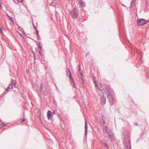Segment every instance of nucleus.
I'll return each mask as SVG.
<instances>
[{
    "instance_id": "obj_1",
    "label": "nucleus",
    "mask_w": 149,
    "mask_h": 149,
    "mask_svg": "<svg viewBox=\"0 0 149 149\" xmlns=\"http://www.w3.org/2000/svg\"><path fill=\"white\" fill-rule=\"evenodd\" d=\"M103 86V89L100 90L103 94L106 93L110 105L112 106L115 104L116 102V101L113 100L112 95L114 93L113 90L107 82L104 84Z\"/></svg>"
},
{
    "instance_id": "obj_2",
    "label": "nucleus",
    "mask_w": 149,
    "mask_h": 149,
    "mask_svg": "<svg viewBox=\"0 0 149 149\" xmlns=\"http://www.w3.org/2000/svg\"><path fill=\"white\" fill-rule=\"evenodd\" d=\"M148 20L144 19H138L136 21V24L138 26H140L147 23Z\"/></svg>"
},
{
    "instance_id": "obj_3",
    "label": "nucleus",
    "mask_w": 149,
    "mask_h": 149,
    "mask_svg": "<svg viewBox=\"0 0 149 149\" xmlns=\"http://www.w3.org/2000/svg\"><path fill=\"white\" fill-rule=\"evenodd\" d=\"M127 137L128 138V141H124L123 142L124 144L125 147V149H131L130 141L129 139L128 136H127Z\"/></svg>"
},
{
    "instance_id": "obj_4",
    "label": "nucleus",
    "mask_w": 149,
    "mask_h": 149,
    "mask_svg": "<svg viewBox=\"0 0 149 149\" xmlns=\"http://www.w3.org/2000/svg\"><path fill=\"white\" fill-rule=\"evenodd\" d=\"M67 75V76L69 75V77L70 78V80L72 81V82L73 85L74 86V87L75 88H76V87L75 86V83L73 79L72 78V76L71 75V74L70 70L69 68H68L67 70H66Z\"/></svg>"
},
{
    "instance_id": "obj_5",
    "label": "nucleus",
    "mask_w": 149,
    "mask_h": 149,
    "mask_svg": "<svg viewBox=\"0 0 149 149\" xmlns=\"http://www.w3.org/2000/svg\"><path fill=\"white\" fill-rule=\"evenodd\" d=\"M72 17L73 18H76L78 15V13L76 8H74L72 11Z\"/></svg>"
},
{
    "instance_id": "obj_6",
    "label": "nucleus",
    "mask_w": 149,
    "mask_h": 149,
    "mask_svg": "<svg viewBox=\"0 0 149 149\" xmlns=\"http://www.w3.org/2000/svg\"><path fill=\"white\" fill-rule=\"evenodd\" d=\"M106 117L104 116H102L101 118L99 119V122L101 126H104L105 124H106L105 120H106Z\"/></svg>"
},
{
    "instance_id": "obj_7",
    "label": "nucleus",
    "mask_w": 149,
    "mask_h": 149,
    "mask_svg": "<svg viewBox=\"0 0 149 149\" xmlns=\"http://www.w3.org/2000/svg\"><path fill=\"white\" fill-rule=\"evenodd\" d=\"M39 90L41 93H44L46 91L47 89L45 85L41 84Z\"/></svg>"
},
{
    "instance_id": "obj_8",
    "label": "nucleus",
    "mask_w": 149,
    "mask_h": 149,
    "mask_svg": "<svg viewBox=\"0 0 149 149\" xmlns=\"http://www.w3.org/2000/svg\"><path fill=\"white\" fill-rule=\"evenodd\" d=\"M102 129L103 130L104 132L106 133L107 134H109V133L111 131L109 129L107 126H101Z\"/></svg>"
},
{
    "instance_id": "obj_9",
    "label": "nucleus",
    "mask_w": 149,
    "mask_h": 149,
    "mask_svg": "<svg viewBox=\"0 0 149 149\" xmlns=\"http://www.w3.org/2000/svg\"><path fill=\"white\" fill-rule=\"evenodd\" d=\"M106 102V98L104 95L101 96L100 97V104L102 105H104Z\"/></svg>"
},
{
    "instance_id": "obj_10",
    "label": "nucleus",
    "mask_w": 149,
    "mask_h": 149,
    "mask_svg": "<svg viewBox=\"0 0 149 149\" xmlns=\"http://www.w3.org/2000/svg\"><path fill=\"white\" fill-rule=\"evenodd\" d=\"M109 134V139L112 141H113L115 140V136L113 135V133H111L110 132L109 133V134Z\"/></svg>"
},
{
    "instance_id": "obj_11",
    "label": "nucleus",
    "mask_w": 149,
    "mask_h": 149,
    "mask_svg": "<svg viewBox=\"0 0 149 149\" xmlns=\"http://www.w3.org/2000/svg\"><path fill=\"white\" fill-rule=\"evenodd\" d=\"M101 142L104 147H106L108 145V141L104 139H103L102 140Z\"/></svg>"
},
{
    "instance_id": "obj_12",
    "label": "nucleus",
    "mask_w": 149,
    "mask_h": 149,
    "mask_svg": "<svg viewBox=\"0 0 149 149\" xmlns=\"http://www.w3.org/2000/svg\"><path fill=\"white\" fill-rule=\"evenodd\" d=\"M52 112L50 110H48L47 112V116L48 119L51 120L52 118Z\"/></svg>"
},
{
    "instance_id": "obj_13",
    "label": "nucleus",
    "mask_w": 149,
    "mask_h": 149,
    "mask_svg": "<svg viewBox=\"0 0 149 149\" xmlns=\"http://www.w3.org/2000/svg\"><path fill=\"white\" fill-rule=\"evenodd\" d=\"M79 3L80 5L79 6V8H80L82 9L83 10V8L85 6V3L84 2V1H81Z\"/></svg>"
},
{
    "instance_id": "obj_14",
    "label": "nucleus",
    "mask_w": 149,
    "mask_h": 149,
    "mask_svg": "<svg viewBox=\"0 0 149 149\" xmlns=\"http://www.w3.org/2000/svg\"><path fill=\"white\" fill-rule=\"evenodd\" d=\"M87 122L86 120L85 121V132L84 134L85 136H86L87 134Z\"/></svg>"
},
{
    "instance_id": "obj_15",
    "label": "nucleus",
    "mask_w": 149,
    "mask_h": 149,
    "mask_svg": "<svg viewBox=\"0 0 149 149\" xmlns=\"http://www.w3.org/2000/svg\"><path fill=\"white\" fill-rule=\"evenodd\" d=\"M80 73L81 74V76L79 77V79L80 80V83L82 85H84V79L82 77V74L81 72H80Z\"/></svg>"
},
{
    "instance_id": "obj_16",
    "label": "nucleus",
    "mask_w": 149,
    "mask_h": 149,
    "mask_svg": "<svg viewBox=\"0 0 149 149\" xmlns=\"http://www.w3.org/2000/svg\"><path fill=\"white\" fill-rule=\"evenodd\" d=\"M31 53L33 54V56L34 61V63H36V56L35 55V53L34 52V51L33 50H31Z\"/></svg>"
},
{
    "instance_id": "obj_17",
    "label": "nucleus",
    "mask_w": 149,
    "mask_h": 149,
    "mask_svg": "<svg viewBox=\"0 0 149 149\" xmlns=\"http://www.w3.org/2000/svg\"><path fill=\"white\" fill-rule=\"evenodd\" d=\"M13 88V86L11 84H10L7 87V88L6 89V91H8Z\"/></svg>"
},
{
    "instance_id": "obj_18",
    "label": "nucleus",
    "mask_w": 149,
    "mask_h": 149,
    "mask_svg": "<svg viewBox=\"0 0 149 149\" xmlns=\"http://www.w3.org/2000/svg\"><path fill=\"white\" fill-rule=\"evenodd\" d=\"M135 5V1L134 0H132L131 2L130 8L133 7Z\"/></svg>"
},
{
    "instance_id": "obj_19",
    "label": "nucleus",
    "mask_w": 149,
    "mask_h": 149,
    "mask_svg": "<svg viewBox=\"0 0 149 149\" xmlns=\"http://www.w3.org/2000/svg\"><path fill=\"white\" fill-rule=\"evenodd\" d=\"M16 81L15 80H12V84L13 86V87H15L16 86Z\"/></svg>"
},
{
    "instance_id": "obj_20",
    "label": "nucleus",
    "mask_w": 149,
    "mask_h": 149,
    "mask_svg": "<svg viewBox=\"0 0 149 149\" xmlns=\"http://www.w3.org/2000/svg\"><path fill=\"white\" fill-rule=\"evenodd\" d=\"M39 54L40 56H42L43 54V51L41 49H39Z\"/></svg>"
},
{
    "instance_id": "obj_21",
    "label": "nucleus",
    "mask_w": 149,
    "mask_h": 149,
    "mask_svg": "<svg viewBox=\"0 0 149 149\" xmlns=\"http://www.w3.org/2000/svg\"><path fill=\"white\" fill-rule=\"evenodd\" d=\"M41 43L40 42H38V49H39H39L41 50V49H42V47L41 46Z\"/></svg>"
},
{
    "instance_id": "obj_22",
    "label": "nucleus",
    "mask_w": 149,
    "mask_h": 149,
    "mask_svg": "<svg viewBox=\"0 0 149 149\" xmlns=\"http://www.w3.org/2000/svg\"><path fill=\"white\" fill-rule=\"evenodd\" d=\"M25 120H26V119L25 118H23V119L21 118L19 120V121H20L21 123H22L25 121Z\"/></svg>"
},
{
    "instance_id": "obj_23",
    "label": "nucleus",
    "mask_w": 149,
    "mask_h": 149,
    "mask_svg": "<svg viewBox=\"0 0 149 149\" xmlns=\"http://www.w3.org/2000/svg\"><path fill=\"white\" fill-rule=\"evenodd\" d=\"M78 70L80 72V70H81L80 65V64H79L78 65Z\"/></svg>"
},
{
    "instance_id": "obj_24",
    "label": "nucleus",
    "mask_w": 149,
    "mask_h": 149,
    "mask_svg": "<svg viewBox=\"0 0 149 149\" xmlns=\"http://www.w3.org/2000/svg\"><path fill=\"white\" fill-rule=\"evenodd\" d=\"M33 26L34 28V29H35V31L38 30L37 28L35 26L33 23Z\"/></svg>"
},
{
    "instance_id": "obj_25",
    "label": "nucleus",
    "mask_w": 149,
    "mask_h": 149,
    "mask_svg": "<svg viewBox=\"0 0 149 149\" xmlns=\"http://www.w3.org/2000/svg\"><path fill=\"white\" fill-rule=\"evenodd\" d=\"M109 145H108L107 146L104 147V149H110V148L109 147Z\"/></svg>"
},
{
    "instance_id": "obj_26",
    "label": "nucleus",
    "mask_w": 149,
    "mask_h": 149,
    "mask_svg": "<svg viewBox=\"0 0 149 149\" xmlns=\"http://www.w3.org/2000/svg\"><path fill=\"white\" fill-rule=\"evenodd\" d=\"M93 82H94V84H96L97 82H96V81L95 80V79L94 77H93Z\"/></svg>"
},
{
    "instance_id": "obj_27",
    "label": "nucleus",
    "mask_w": 149,
    "mask_h": 149,
    "mask_svg": "<svg viewBox=\"0 0 149 149\" xmlns=\"http://www.w3.org/2000/svg\"><path fill=\"white\" fill-rule=\"evenodd\" d=\"M6 90L3 93V94H2V96H3L4 95L6 94V93L7 92L6 91Z\"/></svg>"
},
{
    "instance_id": "obj_28",
    "label": "nucleus",
    "mask_w": 149,
    "mask_h": 149,
    "mask_svg": "<svg viewBox=\"0 0 149 149\" xmlns=\"http://www.w3.org/2000/svg\"><path fill=\"white\" fill-rule=\"evenodd\" d=\"M2 29H1V28L0 27V33H2Z\"/></svg>"
},
{
    "instance_id": "obj_29",
    "label": "nucleus",
    "mask_w": 149,
    "mask_h": 149,
    "mask_svg": "<svg viewBox=\"0 0 149 149\" xmlns=\"http://www.w3.org/2000/svg\"><path fill=\"white\" fill-rule=\"evenodd\" d=\"M23 0H17L18 2L20 3L22 2Z\"/></svg>"
},
{
    "instance_id": "obj_30",
    "label": "nucleus",
    "mask_w": 149,
    "mask_h": 149,
    "mask_svg": "<svg viewBox=\"0 0 149 149\" xmlns=\"http://www.w3.org/2000/svg\"><path fill=\"white\" fill-rule=\"evenodd\" d=\"M8 124H5V125L4 126H9Z\"/></svg>"
},
{
    "instance_id": "obj_31",
    "label": "nucleus",
    "mask_w": 149,
    "mask_h": 149,
    "mask_svg": "<svg viewBox=\"0 0 149 149\" xmlns=\"http://www.w3.org/2000/svg\"><path fill=\"white\" fill-rule=\"evenodd\" d=\"M77 0L79 3H80V2H81V1H84V0Z\"/></svg>"
},
{
    "instance_id": "obj_32",
    "label": "nucleus",
    "mask_w": 149,
    "mask_h": 149,
    "mask_svg": "<svg viewBox=\"0 0 149 149\" xmlns=\"http://www.w3.org/2000/svg\"><path fill=\"white\" fill-rule=\"evenodd\" d=\"M36 33H37V35H39V34H38V30H36Z\"/></svg>"
},
{
    "instance_id": "obj_33",
    "label": "nucleus",
    "mask_w": 149,
    "mask_h": 149,
    "mask_svg": "<svg viewBox=\"0 0 149 149\" xmlns=\"http://www.w3.org/2000/svg\"><path fill=\"white\" fill-rule=\"evenodd\" d=\"M99 4H100L101 2L102 3V0H99Z\"/></svg>"
},
{
    "instance_id": "obj_34",
    "label": "nucleus",
    "mask_w": 149,
    "mask_h": 149,
    "mask_svg": "<svg viewBox=\"0 0 149 149\" xmlns=\"http://www.w3.org/2000/svg\"><path fill=\"white\" fill-rule=\"evenodd\" d=\"M95 86L96 87H97L98 86V84H97V83L96 84H95Z\"/></svg>"
},
{
    "instance_id": "obj_35",
    "label": "nucleus",
    "mask_w": 149,
    "mask_h": 149,
    "mask_svg": "<svg viewBox=\"0 0 149 149\" xmlns=\"http://www.w3.org/2000/svg\"><path fill=\"white\" fill-rule=\"evenodd\" d=\"M135 125L136 126H138V124L137 123H135Z\"/></svg>"
},
{
    "instance_id": "obj_36",
    "label": "nucleus",
    "mask_w": 149,
    "mask_h": 149,
    "mask_svg": "<svg viewBox=\"0 0 149 149\" xmlns=\"http://www.w3.org/2000/svg\"><path fill=\"white\" fill-rule=\"evenodd\" d=\"M53 113L54 114H55V111H53Z\"/></svg>"
},
{
    "instance_id": "obj_37",
    "label": "nucleus",
    "mask_w": 149,
    "mask_h": 149,
    "mask_svg": "<svg viewBox=\"0 0 149 149\" xmlns=\"http://www.w3.org/2000/svg\"><path fill=\"white\" fill-rule=\"evenodd\" d=\"M110 7H111V8H112V9L113 10V11H114V9H113V8L112 7H111V6H110Z\"/></svg>"
},
{
    "instance_id": "obj_38",
    "label": "nucleus",
    "mask_w": 149,
    "mask_h": 149,
    "mask_svg": "<svg viewBox=\"0 0 149 149\" xmlns=\"http://www.w3.org/2000/svg\"><path fill=\"white\" fill-rule=\"evenodd\" d=\"M37 39H38V40H40V38L39 36V37L38 38H37Z\"/></svg>"
},
{
    "instance_id": "obj_39",
    "label": "nucleus",
    "mask_w": 149,
    "mask_h": 149,
    "mask_svg": "<svg viewBox=\"0 0 149 149\" xmlns=\"http://www.w3.org/2000/svg\"><path fill=\"white\" fill-rule=\"evenodd\" d=\"M39 37V35H37V38H38Z\"/></svg>"
},
{
    "instance_id": "obj_40",
    "label": "nucleus",
    "mask_w": 149,
    "mask_h": 149,
    "mask_svg": "<svg viewBox=\"0 0 149 149\" xmlns=\"http://www.w3.org/2000/svg\"><path fill=\"white\" fill-rule=\"evenodd\" d=\"M10 17V18L11 19H12V18H11V17Z\"/></svg>"
},
{
    "instance_id": "obj_41",
    "label": "nucleus",
    "mask_w": 149,
    "mask_h": 149,
    "mask_svg": "<svg viewBox=\"0 0 149 149\" xmlns=\"http://www.w3.org/2000/svg\"><path fill=\"white\" fill-rule=\"evenodd\" d=\"M53 2H54L55 1V0H52Z\"/></svg>"
},
{
    "instance_id": "obj_42",
    "label": "nucleus",
    "mask_w": 149,
    "mask_h": 149,
    "mask_svg": "<svg viewBox=\"0 0 149 149\" xmlns=\"http://www.w3.org/2000/svg\"><path fill=\"white\" fill-rule=\"evenodd\" d=\"M4 130V129H3V130H2V131H3V130Z\"/></svg>"
}]
</instances>
